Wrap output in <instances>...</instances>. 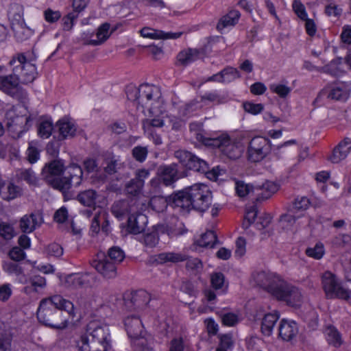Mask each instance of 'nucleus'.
Returning <instances> with one entry per match:
<instances>
[{"label":"nucleus","instance_id":"45","mask_svg":"<svg viewBox=\"0 0 351 351\" xmlns=\"http://www.w3.org/2000/svg\"><path fill=\"white\" fill-rule=\"evenodd\" d=\"M271 93L276 94L280 98H286L291 92V88L287 84L281 83H273L269 85Z\"/></svg>","mask_w":351,"mask_h":351},{"label":"nucleus","instance_id":"30","mask_svg":"<svg viewBox=\"0 0 351 351\" xmlns=\"http://www.w3.org/2000/svg\"><path fill=\"white\" fill-rule=\"evenodd\" d=\"M160 178L165 186H170L178 180V169L175 164L160 168Z\"/></svg>","mask_w":351,"mask_h":351},{"label":"nucleus","instance_id":"6","mask_svg":"<svg viewBox=\"0 0 351 351\" xmlns=\"http://www.w3.org/2000/svg\"><path fill=\"white\" fill-rule=\"evenodd\" d=\"M129 99L136 100L138 104L149 108L151 114L157 113L152 106L154 103H160V93L157 86L148 84H141L138 88L131 87L127 92Z\"/></svg>","mask_w":351,"mask_h":351},{"label":"nucleus","instance_id":"53","mask_svg":"<svg viewBox=\"0 0 351 351\" xmlns=\"http://www.w3.org/2000/svg\"><path fill=\"white\" fill-rule=\"evenodd\" d=\"M3 269L10 275H15L16 276H21L23 274V268L17 263L12 262H5L3 264Z\"/></svg>","mask_w":351,"mask_h":351},{"label":"nucleus","instance_id":"25","mask_svg":"<svg viewBox=\"0 0 351 351\" xmlns=\"http://www.w3.org/2000/svg\"><path fill=\"white\" fill-rule=\"evenodd\" d=\"M140 32L143 37L152 39H177L182 34V32H165L149 27H143Z\"/></svg>","mask_w":351,"mask_h":351},{"label":"nucleus","instance_id":"52","mask_svg":"<svg viewBox=\"0 0 351 351\" xmlns=\"http://www.w3.org/2000/svg\"><path fill=\"white\" fill-rule=\"evenodd\" d=\"M6 190L7 192L5 194L3 195V197L4 199L7 200L15 199L22 193V189L11 182L7 185Z\"/></svg>","mask_w":351,"mask_h":351},{"label":"nucleus","instance_id":"58","mask_svg":"<svg viewBox=\"0 0 351 351\" xmlns=\"http://www.w3.org/2000/svg\"><path fill=\"white\" fill-rule=\"evenodd\" d=\"M44 18L45 21L49 23L57 22L62 16V14L58 10H54L51 8H47L44 11Z\"/></svg>","mask_w":351,"mask_h":351},{"label":"nucleus","instance_id":"22","mask_svg":"<svg viewBox=\"0 0 351 351\" xmlns=\"http://www.w3.org/2000/svg\"><path fill=\"white\" fill-rule=\"evenodd\" d=\"M169 200L171 201L173 206L180 208L181 210H189L191 208H193L189 188L175 193L169 197Z\"/></svg>","mask_w":351,"mask_h":351},{"label":"nucleus","instance_id":"51","mask_svg":"<svg viewBox=\"0 0 351 351\" xmlns=\"http://www.w3.org/2000/svg\"><path fill=\"white\" fill-rule=\"evenodd\" d=\"M107 257L117 265L124 259L125 253L119 247L114 246L108 250Z\"/></svg>","mask_w":351,"mask_h":351},{"label":"nucleus","instance_id":"7","mask_svg":"<svg viewBox=\"0 0 351 351\" xmlns=\"http://www.w3.org/2000/svg\"><path fill=\"white\" fill-rule=\"evenodd\" d=\"M65 171L64 163L61 160H54L46 164L42 170L43 179L52 187L60 191L68 190L69 181L62 182L60 175Z\"/></svg>","mask_w":351,"mask_h":351},{"label":"nucleus","instance_id":"55","mask_svg":"<svg viewBox=\"0 0 351 351\" xmlns=\"http://www.w3.org/2000/svg\"><path fill=\"white\" fill-rule=\"evenodd\" d=\"M143 243L148 248L154 247L158 243V235L155 231L147 233L143 236Z\"/></svg>","mask_w":351,"mask_h":351},{"label":"nucleus","instance_id":"48","mask_svg":"<svg viewBox=\"0 0 351 351\" xmlns=\"http://www.w3.org/2000/svg\"><path fill=\"white\" fill-rule=\"evenodd\" d=\"M236 193L240 197H245L253 192L254 187L252 184H247L243 181L235 182Z\"/></svg>","mask_w":351,"mask_h":351},{"label":"nucleus","instance_id":"15","mask_svg":"<svg viewBox=\"0 0 351 351\" xmlns=\"http://www.w3.org/2000/svg\"><path fill=\"white\" fill-rule=\"evenodd\" d=\"M6 125L8 131L13 138H19L30 127L29 124L32 121L30 117L14 115V112L6 114Z\"/></svg>","mask_w":351,"mask_h":351},{"label":"nucleus","instance_id":"18","mask_svg":"<svg viewBox=\"0 0 351 351\" xmlns=\"http://www.w3.org/2000/svg\"><path fill=\"white\" fill-rule=\"evenodd\" d=\"M350 92V85L343 82H334L327 84L322 90V93L330 99L345 101Z\"/></svg>","mask_w":351,"mask_h":351},{"label":"nucleus","instance_id":"24","mask_svg":"<svg viewBox=\"0 0 351 351\" xmlns=\"http://www.w3.org/2000/svg\"><path fill=\"white\" fill-rule=\"evenodd\" d=\"M351 150V138H345L334 149L329 160L333 163H339L345 159Z\"/></svg>","mask_w":351,"mask_h":351},{"label":"nucleus","instance_id":"50","mask_svg":"<svg viewBox=\"0 0 351 351\" xmlns=\"http://www.w3.org/2000/svg\"><path fill=\"white\" fill-rule=\"evenodd\" d=\"M325 250L323 243L319 242L315 244L313 247H308L306 250V254L308 256L315 259H321L324 255Z\"/></svg>","mask_w":351,"mask_h":351},{"label":"nucleus","instance_id":"42","mask_svg":"<svg viewBox=\"0 0 351 351\" xmlns=\"http://www.w3.org/2000/svg\"><path fill=\"white\" fill-rule=\"evenodd\" d=\"M16 176L19 179L25 181L32 186H38V179L32 169H22L17 171Z\"/></svg>","mask_w":351,"mask_h":351},{"label":"nucleus","instance_id":"12","mask_svg":"<svg viewBox=\"0 0 351 351\" xmlns=\"http://www.w3.org/2000/svg\"><path fill=\"white\" fill-rule=\"evenodd\" d=\"M10 67L18 66L19 69V78L24 84L32 82L36 77V66L27 62L23 53H19L14 56L9 62Z\"/></svg>","mask_w":351,"mask_h":351},{"label":"nucleus","instance_id":"23","mask_svg":"<svg viewBox=\"0 0 351 351\" xmlns=\"http://www.w3.org/2000/svg\"><path fill=\"white\" fill-rule=\"evenodd\" d=\"M147 217L141 213L132 214L128 221V228L130 232L136 234L142 232L147 223Z\"/></svg>","mask_w":351,"mask_h":351},{"label":"nucleus","instance_id":"13","mask_svg":"<svg viewBox=\"0 0 351 351\" xmlns=\"http://www.w3.org/2000/svg\"><path fill=\"white\" fill-rule=\"evenodd\" d=\"M124 326L131 343H146V331L139 316L131 315L124 319Z\"/></svg>","mask_w":351,"mask_h":351},{"label":"nucleus","instance_id":"38","mask_svg":"<svg viewBox=\"0 0 351 351\" xmlns=\"http://www.w3.org/2000/svg\"><path fill=\"white\" fill-rule=\"evenodd\" d=\"M324 333L329 344L335 348H339L342 345L341 335L335 326L331 325L326 326Z\"/></svg>","mask_w":351,"mask_h":351},{"label":"nucleus","instance_id":"9","mask_svg":"<svg viewBox=\"0 0 351 351\" xmlns=\"http://www.w3.org/2000/svg\"><path fill=\"white\" fill-rule=\"evenodd\" d=\"M271 141L261 136L252 138L247 147V159L252 162H258L265 159L271 152Z\"/></svg>","mask_w":351,"mask_h":351},{"label":"nucleus","instance_id":"56","mask_svg":"<svg viewBox=\"0 0 351 351\" xmlns=\"http://www.w3.org/2000/svg\"><path fill=\"white\" fill-rule=\"evenodd\" d=\"M148 154L147 147L136 146L132 149V156L139 162H144Z\"/></svg>","mask_w":351,"mask_h":351},{"label":"nucleus","instance_id":"2","mask_svg":"<svg viewBox=\"0 0 351 351\" xmlns=\"http://www.w3.org/2000/svg\"><path fill=\"white\" fill-rule=\"evenodd\" d=\"M75 343L78 351H108L111 346L109 327L97 321L90 322Z\"/></svg>","mask_w":351,"mask_h":351},{"label":"nucleus","instance_id":"26","mask_svg":"<svg viewBox=\"0 0 351 351\" xmlns=\"http://www.w3.org/2000/svg\"><path fill=\"white\" fill-rule=\"evenodd\" d=\"M60 139L72 138L75 135L77 128L74 121L69 118H62L57 122Z\"/></svg>","mask_w":351,"mask_h":351},{"label":"nucleus","instance_id":"36","mask_svg":"<svg viewBox=\"0 0 351 351\" xmlns=\"http://www.w3.org/2000/svg\"><path fill=\"white\" fill-rule=\"evenodd\" d=\"M199 58V51L196 49H189L180 51L177 56L178 62L182 66H186Z\"/></svg>","mask_w":351,"mask_h":351},{"label":"nucleus","instance_id":"29","mask_svg":"<svg viewBox=\"0 0 351 351\" xmlns=\"http://www.w3.org/2000/svg\"><path fill=\"white\" fill-rule=\"evenodd\" d=\"M279 318L280 313L276 311L265 315L261 327L263 335L269 337L272 335L274 326Z\"/></svg>","mask_w":351,"mask_h":351},{"label":"nucleus","instance_id":"32","mask_svg":"<svg viewBox=\"0 0 351 351\" xmlns=\"http://www.w3.org/2000/svg\"><path fill=\"white\" fill-rule=\"evenodd\" d=\"M110 25L108 23L101 24L97 29L96 36L97 39H89L86 41L87 45L97 46L104 43L112 34L110 31Z\"/></svg>","mask_w":351,"mask_h":351},{"label":"nucleus","instance_id":"11","mask_svg":"<svg viewBox=\"0 0 351 351\" xmlns=\"http://www.w3.org/2000/svg\"><path fill=\"white\" fill-rule=\"evenodd\" d=\"M189 189L193 208L200 212L206 210L212 202V193L209 187L204 184H195Z\"/></svg>","mask_w":351,"mask_h":351},{"label":"nucleus","instance_id":"14","mask_svg":"<svg viewBox=\"0 0 351 351\" xmlns=\"http://www.w3.org/2000/svg\"><path fill=\"white\" fill-rule=\"evenodd\" d=\"M91 265L104 278L112 279L117 276V264L104 253H98Z\"/></svg>","mask_w":351,"mask_h":351},{"label":"nucleus","instance_id":"47","mask_svg":"<svg viewBox=\"0 0 351 351\" xmlns=\"http://www.w3.org/2000/svg\"><path fill=\"white\" fill-rule=\"evenodd\" d=\"M53 125L51 121L45 120L40 122L38 128V134L43 138H48L52 134Z\"/></svg>","mask_w":351,"mask_h":351},{"label":"nucleus","instance_id":"28","mask_svg":"<svg viewBox=\"0 0 351 351\" xmlns=\"http://www.w3.org/2000/svg\"><path fill=\"white\" fill-rule=\"evenodd\" d=\"M185 260H186L185 254L176 252H162L153 258V262L158 265H163L168 263H177Z\"/></svg>","mask_w":351,"mask_h":351},{"label":"nucleus","instance_id":"62","mask_svg":"<svg viewBox=\"0 0 351 351\" xmlns=\"http://www.w3.org/2000/svg\"><path fill=\"white\" fill-rule=\"evenodd\" d=\"M150 176V171L149 169H142L136 171L135 178L133 179L138 184V189L143 187L145 180Z\"/></svg>","mask_w":351,"mask_h":351},{"label":"nucleus","instance_id":"63","mask_svg":"<svg viewBox=\"0 0 351 351\" xmlns=\"http://www.w3.org/2000/svg\"><path fill=\"white\" fill-rule=\"evenodd\" d=\"M221 321L223 325L231 327L239 322V317L235 313H226L222 315Z\"/></svg>","mask_w":351,"mask_h":351},{"label":"nucleus","instance_id":"27","mask_svg":"<svg viewBox=\"0 0 351 351\" xmlns=\"http://www.w3.org/2000/svg\"><path fill=\"white\" fill-rule=\"evenodd\" d=\"M41 217L39 215L32 213L24 215L20 220V228L24 233H31L41 224Z\"/></svg>","mask_w":351,"mask_h":351},{"label":"nucleus","instance_id":"10","mask_svg":"<svg viewBox=\"0 0 351 351\" xmlns=\"http://www.w3.org/2000/svg\"><path fill=\"white\" fill-rule=\"evenodd\" d=\"M274 297L283 301L290 306L300 307L303 303L304 296L301 290L282 280Z\"/></svg>","mask_w":351,"mask_h":351},{"label":"nucleus","instance_id":"31","mask_svg":"<svg viewBox=\"0 0 351 351\" xmlns=\"http://www.w3.org/2000/svg\"><path fill=\"white\" fill-rule=\"evenodd\" d=\"M240 16V12L238 10H230L220 19L217 25V29L222 32L226 28L234 26L238 23Z\"/></svg>","mask_w":351,"mask_h":351},{"label":"nucleus","instance_id":"8","mask_svg":"<svg viewBox=\"0 0 351 351\" xmlns=\"http://www.w3.org/2000/svg\"><path fill=\"white\" fill-rule=\"evenodd\" d=\"M207 144L217 147L223 155L232 160L239 158L243 150L239 142L231 139L227 134H221L217 138H210Z\"/></svg>","mask_w":351,"mask_h":351},{"label":"nucleus","instance_id":"64","mask_svg":"<svg viewBox=\"0 0 351 351\" xmlns=\"http://www.w3.org/2000/svg\"><path fill=\"white\" fill-rule=\"evenodd\" d=\"M10 258L14 261H21L25 259V252L19 247H12L8 254Z\"/></svg>","mask_w":351,"mask_h":351},{"label":"nucleus","instance_id":"44","mask_svg":"<svg viewBox=\"0 0 351 351\" xmlns=\"http://www.w3.org/2000/svg\"><path fill=\"white\" fill-rule=\"evenodd\" d=\"M149 206L153 210L162 213L166 210L168 206V199L163 196H154L149 200Z\"/></svg>","mask_w":351,"mask_h":351},{"label":"nucleus","instance_id":"46","mask_svg":"<svg viewBox=\"0 0 351 351\" xmlns=\"http://www.w3.org/2000/svg\"><path fill=\"white\" fill-rule=\"evenodd\" d=\"M222 83H229L241 77L239 71L233 67H226L221 71Z\"/></svg>","mask_w":351,"mask_h":351},{"label":"nucleus","instance_id":"20","mask_svg":"<svg viewBox=\"0 0 351 351\" xmlns=\"http://www.w3.org/2000/svg\"><path fill=\"white\" fill-rule=\"evenodd\" d=\"M299 331L297 323L293 320L282 319L278 326V336L285 341H291Z\"/></svg>","mask_w":351,"mask_h":351},{"label":"nucleus","instance_id":"34","mask_svg":"<svg viewBox=\"0 0 351 351\" xmlns=\"http://www.w3.org/2000/svg\"><path fill=\"white\" fill-rule=\"evenodd\" d=\"M210 285L218 293H226L228 284L226 282L225 276L221 272H214L210 274Z\"/></svg>","mask_w":351,"mask_h":351},{"label":"nucleus","instance_id":"33","mask_svg":"<svg viewBox=\"0 0 351 351\" xmlns=\"http://www.w3.org/2000/svg\"><path fill=\"white\" fill-rule=\"evenodd\" d=\"M97 197L98 194L96 191L88 189L80 192L77 196V199L83 206L93 208V209L95 210V204Z\"/></svg>","mask_w":351,"mask_h":351},{"label":"nucleus","instance_id":"49","mask_svg":"<svg viewBox=\"0 0 351 351\" xmlns=\"http://www.w3.org/2000/svg\"><path fill=\"white\" fill-rule=\"evenodd\" d=\"M16 232L12 225L6 223H0V237L5 240L9 241L14 238Z\"/></svg>","mask_w":351,"mask_h":351},{"label":"nucleus","instance_id":"5","mask_svg":"<svg viewBox=\"0 0 351 351\" xmlns=\"http://www.w3.org/2000/svg\"><path fill=\"white\" fill-rule=\"evenodd\" d=\"M23 14L24 8L22 5L16 3L10 5L8 12V17L10 23V27L14 32L15 38L19 41L28 39L34 33L25 24Z\"/></svg>","mask_w":351,"mask_h":351},{"label":"nucleus","instance_id":"57","mask_svg":"<svg viewBox=\"0 0 351 351\" xmlns=\"http://www.w3.org/2000/svg\"><path fill=\"white\" fill-rule=\"evenodd\" d=\"M215 291H215V289L213 290L211 289H206L203 291L204 297L202 299V302L204 304L207 303L212 306H214L217 302V294Z\"/></svg>","mask_w":351,"mask_h":351},{"label":"nucleus","instance_id":"21","mask_svg":"<svg viewBox=\"0 0 351 351\" xmlns=\"http://www.w3.org/2000/svg\"><path fill=\"white\" fill-rule=\"evenodd\" d=\"M65 174L66 176L62 178V182L69 181V186L68 189L72 186H78L81 184L83 171L81 167L78 165L73 163L66 167L65 168Z\"/></svg>","mask_w":351,"mask_h":351},{"label":"nucleus","instance_id":"37","mask_svg":"<svg viewBox=\"0 0 351 351\" xmlns=\"http://www.w3.org/2000/svg\"><path fill=\"white\" fill-rule=\"evenodd\" d=\"M86 276L80 274H71L66 276L63 284L65 287L75 289L82 287L86 283Z\"/></svg>","mask_w":351,"mask_h":351},{"label":"nucleus","instance_id":"4","mask_svg":"<svg viewBox=\"0 0 351 351\" xmlns=\"http://www.w3.org/2000/svg\"><path fill=\"white\" fill-rule=\"evenodd\" d=\"M321 284L327 299L348 300L351 297L350 289L330 271H325L322 275Z\"/></svg>","mask_w":351,"mask_h":351},{"label":"nucleus","instance_id":"43","mask_svg":"<svg viewBox=\"0 0 351 351\" xmlns=\"http://www.w3.org/2000/svg\"><path fill=\"white\" fill-rule=\"evenodd\" d=\"M301 217L302 215H296L289 210L288 213L281 215L279 221L280 226L282 229L289 230L293 227L296 220Z\"/></svg>","mask_w":351,"mask_h":351},{"label":"nucleus","instance_id":"59","mask_svg":"<svg viewBox=\"0 0 351 351\" xmlns=\"http://www.w3.org/2000/svg\"><path fill=\"white\" fill-rule=\"evenodd\" d=\"M327 4L326 5L325 12L328 16H337L341 13L342 10L337 5L333 0H326Z\"/></svg>","mask_w":351,"mask_h":351},{"label":"nucleus","instance_id":"1","mask_svg":"<svg viewBox=\"0 0 351 351\" xmlns=\"http://www.w3.org/2000/svg\"><path fill=\"white\" fill-rule=\"evenodd\" d=\"M62 311L75 317L73 304L60 295H54L43 299L37 310V318L43 325L55 330H63L68 326L69 320Z\"/></svg>","mask_w":351,"mask_h":351},{"label":"nucleus","instance_id":"19","mask_svg":"<svg viewBox=\"0 0 351 351\" xmlns=\"http://www.w3.org/2000/svg\"><path fill=\"white\" fill-rule=\"evenodd\" d=\"M150 295L145 291H139L133 294L130 300H125L126 308L130 311H143L150 302Z\"/></svg>","mask_w":351,"mask_h":351},{"label":"nucleus","instance_id":"61","mask_svg":"<svg viewBox=\"0 0 351 351\" xmlns=\"http://www.w3.org/2000/svg\"><path fill=\"white\" fill-rule=\"evenodd\" d=\"M78 17V14L71 12L62 18L63 29L66 31L71 30L74 25L75 20Z\"/></svg>","mask_w":351,"mask_h":351},{"label":"nucleus","instance_id":"3","mask_svg":"<svg viewBox=\"0 0 351 351\" xmlns=\"http://www.w3.org/2000/svg\"><path fill=\"white\" fill-rule=\"evenodd\" d=\"M19 69L12 67V73H8L7 66H0V90L3 93L18 99H25L27 92L20 85Z\"/></svg>","mask_w":351,"mask_h":351},{"label":"nucleus","instance_id":"17","mask_svg":"<svg viewBox=\"0 0 351 351\" xmlns=\"http://www.w3.org/2000/svg\"><path fill=\"white\" fill-rule=\"evenodd\" d=\"M254 279L258 286L270 293L273 296L282 281L280 276L265 271H260L254 274Z\"/></svg>","mask_w":351,"mask_h":351},{"label":"nucleus","instance_id":"40","mask_svg":"<svg viewBox=\"0 0 351 351\" xmlns=\"http://www.w3.org/2000/svg\"><path fill=\"white\" fill-rule=\"evenodd\" d=\"M310 204V200L306 197H297L293 202L290 210L296 215H302L304 216V213L308 208Z\"/></svg>","mask_w":351,"mask_h":351},{"label":"nucleus","instance_id":"35","mask_svg":"<svg viewBox=\"0 0 351 351\" xmlns=\"http://www.w3.org/2000/svg\"><path fill=\"white\" fill-rule=\"evenodd\" d=\"M257 200L262 201L270 198L278 190V185L271 181H266L258 189Z\"/></svg>","mask_w":351,"mask_h":351},{"label":"nucleus","instance_id":"41","mask_svg":"<svg viewBox=\"0 0 351 351\" xmlns=\"http://www.w3.org/2000/svg\"><path fill=\"white\" fill-rule=\"evenodd\" d=\"M217 241V235L214 231L209 230L202 234L196 244L204 247H213Z\"/></svg>","mask_w":351,"mask_h":351},{"label":"nucleus","instance_id":"16","mask_svg":"<svg viewBox=\"0 0 351 351\" xmlns=\"http://www.w3.org/2000/svg\"><path fill=\"white\" fill-rule=\"evenodd\" d=\"M175 157L186 168L195 171L204 173L208 169L206 162L195 155L186 150H178L175 152Z\"/></svg>","mask_w":351,"mask_h":351},{"label":"nucleus","instance_id":"39","mask_svg":"<svg viewBox=\"0 0 351 351\" xmlns=\"http://www.w3.org/2000/svg\"><path fill=\"white\" fill-rule=\"evenodd\" d=\"M163 113L153 118L146 119L143 121V128L145 132L154 131L153 128H162L166 125L167 118L165 119Z\"/></svg>","mask_w":351,"mask_h":351},{"label":"nucleus","instance_id":"60","mask_svg":"<svg viewBox=\"0 0 351 351\" xmlns=\"http://www.w3.org/2000/svg\"><path fill=\"white\" fill-rule=\"evenodd\" d=\"M12 295V285L10 283L0 285V301L7 302Z\"/></svg>","mask_w":351,"mask_h":351},{"label":"nucleus","instance_id":"54","mask_svg":"<svg viewBox=\"0 0 351 351\" xmlns=\"http://www.w3.org/2000/svg\"><path fill=\"white\" fill-rule=\"evenodd\" d=\"M245 111L253 115H256L263 112L264 106L262 104H254L251 101H245L243 104Z\"/></svg>","mask_w":351,"mask_h":351}]
</instances>
